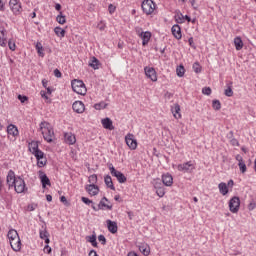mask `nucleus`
<instances>
[{"label": "nucleus", "mask_w": 256, "mask_h": 256, "mask_svg": "<svg viewBox=\"0 0 256 256\" xmlns=\"http://www.w3.org/2000/svg\"><path fill=\"white\" fill-rule=\"evenodd\" d=\"M40 131L44 137V140L47 141V143H53V139H55V132L53 131V128L51 127V124H49V122H41Z\"/></svg>", "instance_id": "obj_1"}, {"label": "nucleus", "mask_w": 256, "mask_h": 256, "mask_svg": "<svg viewBox=\"0 0 256 256\" xmlns=\"http://www.w3.org/2000/svg\"><path fill=\"white\" fill-rule=\"evenodd\" d=\"M71 85L74 93H77L78 95H87V87L83 80L74 79L72 80Z\"/></svg>", "instance_id": "obj_2"}, {"label": "nucleus", "mask_w": 256, "mask_h": 256, "mask_svg": "<svg viewBox=\"0 0 256 256\" xmlns=\"http://www.w3.org/2000/svg\"><path fill=\"white\" fill-rule=\"evenodd\" d=\"M109 171L112 175V177H116L117 181L119 183H126L127 182V177H125V174L121 171H117L113 164H108Z\"/></svg>", "instance_id": "obj_3"}, {"label": "nucleus", "mask_w": 256, "mask_h": 256, "mask_svg": "<svg viewBox=\"0 0 256 256\" xmlns=\"http://www.w3.org/2000/svg\"><path fill=\"white\" fill-rule=\"evenodd\" d=\"M141 8L143 13L146 15H151L153 11H155V2H153V0H144L142 2Z\"/></svg>", "instance_id": "obj_4"}, {"label": "nucleus", "mask_w": 256, "mask_h": 256, "mask_svg": "<svg viewBox=\"0 0 256 256\" xmlns=\"http://www.w3.org/2000/svg\"><path fill=\"white\" fill-rule=\"evenodd\" d=\"M177 170L182 173H193L195 171V164L192 161H188L177 166Z\"/></svg>", "instance_id": "obj_5"}, {"label": "nucleus", "mask_w": 256, "mask_h": 256, "mask_svg": "<svg viewBox=\"0 0 256 256\" xmlns=\"http://www.w3.org/2000/svg\"><path fill=\"white\" fill-rule=\"evenodd\" d=\"M239 207H241V200L239 199V197L234 196L229 201V209L231 213H237L239 211Z\"/></svg>", "instance_id": "obj_6"}, {"label": "nucleus", "mask_w": 256, "mask_h": 256, "mask_svg": "<svg viewBox=\"0 0 256 256\" xmlns=\"http://www.w3.org/2000/svg\"><path fill=\"white\" fill-rule=\"evenodd\" d=\"M134 137L135 136L131 133H129L125 136V142H126L127 146L129 147V149H131L132 151H134V149H137V140H135Z\"/></svg>", "instance_id": "obj_7"}, {"label": "nucleus", "mask_w": 256, "mask_h": 256, "mask_svg": "<svg viewBox=\"0 0 256 256\" xmlns=\"http://www.w3.org/2000/svg\"><path fill=\"white\" fill-rule=\"evenodd\" d=\"M13 188L15 189L16 193H24L25 192V180H23L21 177H17Z\"/></svg>", "instance_id": "obj_8"}, {"label": "nucleus", "mask_w": 256, "mask_h": 256, "mask_svg": "<svg viewBox=\"0 0 256 256\" xmlns=\"http://www.w3.org/2000/svg\"><path fill=\"white\" fill-rule=\"evenodd\" d=\"M9 6L12 12L14 13V15H19L22 11L19 0H10Z\"/></svg>", "instance_id": "obj_9"}, {"label": "nucleus", "mask_w": 256, "mask_h": 256, "mask_svg": "<svg viewBox=\"0 0 256 256\" xmlns=\"http://www.w3.org/2000/svg\"><path fill=\"white\" fill-rule=\"evenodd\" d=\"M154 189L156 190V195L158 197H165V185L161 181L154 182Z\"/></svg>", "instance_id": "obj_10"}, {"label": "nucleus", "mask_w": 256, "mask_h": 256, "mask_svg": "<svg viewBox=\"0 0 256 256\" xmlns=\"http://www.w3.org/2000/svg\"><path fill=\"white\" fill-rule=\"evenodd\" d=\"M16 182H17V178L15 177V172H13V170H9L7 178H6V183L9 187V189L15 187Z\"/></svg>", "instance_id": "obj_11"}, {"label": "nucleus", "mask_w": 256, "mask_h": 256, "mask_svg": "<svg viewBox=\"0 0 256 256\" xmlns=\"http://www.w3.org/2000/svg\"><path fill=\"white\" fill-rule=\"evenodd\" d=\"M144 71L148 79H151L153 82L157 81V72L155 71V68L145 67Z\"/></svg>", "instance_id": "obj_12"}, {"label": "nucleus", "mask_w": 256, "mask_h": 256, "mask_svg": "<svg viewBox=\"0 0 256 256\" xmlns=\"http://www.w3.org/2000/svg\"><path fill=\"white\" fill-rule=\"evenodd\" d=\"M64 141L68 145H75V143H77V138L75 137V134L71 132H66L64 134Z\"/></svg>", "instance_id": "obj_13"}, {"label": "nucleus", "mask_w": 256, "mask_h": 256, "mask_svg": "<svg viewBox=\"0 0 256 256\" xmlns=\"http://www.w3.org/2000/svg\"><path fill=\"white\" fill-rule=\"evenodd\" d=\"M72 109L75 113H84L85 112V104H83L81 101H75L72 104Z\"/></svg>", "instance_id": "obj_14"}, {"label": "nucleus", "mask_w": 256, "mask_h": 256, "mask_svg": "<svg viewBox=\"0 0 256 256\" xmlns=\"http://www.w3.org/2000/svg\"><path fill=\"white\" fill-rule=\"evenodd\" d=\"M39 178L41 180L43 189H45L47 185L51 187V180H49V177H47V174H45V172L39 171Z\"/></svg>", "instance_id": "obj_15"}, {"label": "nucleus", "mask_w": 256, "mask_h": 256, "mask_svg": "<svg viewBox=\"0 0 256 256\" xmlns=\"http://www.w3.org/2000/svg\"><path fill=\"white\" fill-rule=\"evenodd\" d=\"M85 189L87 193H89V195H92L93 197H95V195H99V186L95 184L86 185Z\"/></svg>", "instance_id": "obj_16"}, {"label": "nucleus", "mask_w": 256, "mask_h": 256, "mask_svg": "<svg viewBox=\"0 0 256 256\" xmlns=\"http://www.w3.org/2000/svg\"><path fill=\"white\" fill-rule=\"evenodd\" d=\"M139 37L142 39V45L145 47V45H148L149 41H151V32H140L138 31Z\"/></svg>", "instance_id": "obj_17"}, {"label": "nucleus", "mask_w": 256, "mask_h": 256, "mask_svg": "<svg viewBox=\"0 0 256 256\" xmlns=\"http://www.w3.org/2000/svg\"><path fill=\"white\" fill-rule=\"evenodd\" d=\"M162 183L166 187H171L173 185V176L169 173L162 175Z\"/></svg>", "instance_id": "obj_18"}, {"label": "nucleus", "mask_w": 256, "mask_h": 256, "mask_svg": "<svg viewBox=\"0 0 256 256\" xmlns=\"http://www.w3.org/2000/svg\"><path fill=\"white\" fill-rule=\"evenodd\" d=\"M101 123L104 129H109V131H113V129H115V126H113V120H111L110 118L102 119Z\"/></svg>", "instance_id": "obj_19"}, {"label": "nucleus", "mask_w": 256, "mask_h": 256, "mask_svg": "<svg viewBox=\"0 0 256 256\" xmlns=\"http://www.w3.org/2000/svg\"><path fill=\"white\" fill-rule=\"evenodd\" d=\"M106 223H107L108 231L110 233H112L113 235H115V233H117V231H118L117 222L107 220Z\"/></svg>", "instance_id": "obj_20"}, {"label": "nucleus", "mask_w": 256, "mask_h": 256, "mask_svg": "<svg viewBox=\"0 0 256 256\" xmlns=\"http://www.w3.org/2000/svg\"><path fill=\"white\" fill-rule=\"evenodd\" d=\"M7 30H5V27L0 26V46L5 47L7 45V38H5V33Z\"/></svg>", "instance_id": "obj_21"}, {"label": "nucleus", "mask_w": 256, "mask_h": 256, "mask_svg": "<svg viewBox=\"0 0 256 256\" xmlns=\"http://www.w3.org/2000/svg\"><path fill=\"white\" fill-rule=\"evenodd\" d=\"M10 245L13 251H21V239L16 238L14 240H10Z\"/></svg>", "instance_id": "obj_22"}, {"label": "nucleus", "mask_w": 256, "mask_h": 256, "mask_svg": "<svg viewBox=\"0 0 256 256\" xmlns=\"http://www.w3.org/2000/svg\"><path fill=\"white\" fill-rule=\"evenodd\" d=\"M171 111L175 119H181V106L179 104H174Z\"/></svg>", "instance_id": "obj_23"}, {"label": "nucleus", "mask_w": 256, "mask_h": 256, "mask_svg": "<svg viewBox=\"0 0 256 256\" xmlns=\"http://www.w3.org/2000/svg\"><path fill=\"white\" fill-rule=\"evenodd\" d=\"M172 34L175 39H181V26H179V24H175L174 26H172Z\"/></svg>", "instance_id": "obj_24"}, {"label": "nucleus", "mask_w": 256, "mask_h": 256, "mask_svg": "<svg viewBox=\"0 0 256 256\" xmlns=\"http://www.w3.org/2000/svg\"><path fill=\"white\" fill-rule=\"evenodd\" d=\"M7 133L8 135H12V137H17V135H19V130L17 129V126L10 124L7 127Z\"/></svg>", "instance_id": "obj_25"}, {"label": "nucleus", "mask_w": 256, "mask_h": 256, "mask_svg": "<svg viewBox=\"0 0 256 256\" xmlns=\"http://www.w3.org/2000/svg\"><path fill=\"white\" fill-rule=\"evenodd\" d=\"M109 201V199H107V197H103L101 199V201L98 204V209H103V207H105L106 209H108L109 211H111V209H113V205H108L105 203Z\"/></svg>", "instance_id": "obj_26"}, {"label": "nucleus", "mask_w": 256, "mask_h": 256, "mask_svg": "<svg viewBox=\"0 0 256 256\" xmlns=\"http://www.w3.org/2000/svg\"><path fill=\"white\" fill-rule=\"evenodd\" d=\"M218 189L221 195H227V193H229V187L225 182H221L220 184H218Z\"/></svg>", "instance_id": "obj_27"}, {"label": "nucleus", "mask_w": 256, "mask_h": 256, "mask_svg": "<svg viewBox=\"0 0 256 256\" xmlns=\"http://www.w3.org/2000/svg\"><path fill=\"white\" fill-rule=\"evenodd\" d=\"M104 183L108 187V189L115 191V186L113 185V179L109 175L104 177Z\"/></svg>", "instance_id": "obj_28"}, {"label": "nucleus", "mask_w": 256, "mask_h": 256, "mask_svg": "<svg viewBox=\"0 0 256 256\" xmlns=\"http://www.w3.org/2000/svg\"><path fill=\"white\" fill-rule=\"evenodd\" d=\"M140 253L144 254L145 256L149 255L151 253V248L147 244H141L139 246Z\"/></svg>", "instance_id": "obj_29"}, {"label": "nucleus", "mask_w": 256, "mask_h": 256, "mask_svg": "<svg viewBox=\"0 0 256 256\" xmlns=\"http://www.w3.org/2000/svg\"><path fill=\"white\" fill-rule=\"evenodd\" d=\"M40 239H44L46 245H49V243H50L49 232H47L46 229L40 230Z\"/></svg>", "instance_id": "obj_30"}, {"label": "nucleus", "mask_w": 256, "mask_h": 256, "mask_svg": "<svg viewBox=\"0 0 256 256\" xmlns=\"http://www.w3.org/2000/svg\"><path fill=\"white\" fill-rule=\"evenodd\" d=\"M226 97H233V82L227 84V89L224 90Z\"/></svg>", "instance_id": "obj_31"}, {"label": "nucleus", "mask_w": 256, "mask_h": 256, "mask_svg": "<svg viewBox=\"0 0 256 256\" xmlns=\"http://www.w3.org/2000/svg\"><path fill=\"white\" fill-rule=\"evenodd\" d=\"M234 45L236 47V51H241V49H243V40L241 37L234 38Z\"/></svg>", "instance_id": "obj_32"}, {"label": "nucleus", "mask_w": 256, "mask_h": 256, "mask_svg": "<svg viewBox=\"0 0 256 256\" xmlns=\"http://www.w3.org/2000/svg\"><path fill=\"white\" fill-rule=\"evenodd\" d=\"M99 59L92 57L89 62V67H92V69H99Z\"/></svg>", "instance_id": "obj_33"}, {"label": "nucleus", "mask_w": 256, "mask_h": 256, "mask_svg": "<svg viewBox=\"0 0 256 256\" xmlns=\"http://www.w3.org/2000/svg\"><path fill=\"white\" fill-rule=\"evenodd\" d=\"M8 239L10 241H13L15 239H19V234L16 232V230H9L8 232Z\"/></svg>", "instance_id": "obj_34"}, {"label": "nucleus", "mask_w": 256, "mask_h": 256, "mask_svg": "<svg viewBox=\"0 0 256 256\" xmlns=\"http://www.w3.org/2000/svg\"><path fill=\"white\" fill-rule=\"evenodd\" d=\"M36 50L39 57H45V53L43 52L44 51L43 44H41V42L36 43Z\"/></svg>", "instance_id": "obj_35"}, {"label": "nucleus", "mask_w": 256, "mask_h": 256, "mask_svg": "<svg viewBox=\"0 0 256 256\" xmlns=\"http://www.w3.org/2000/svg\"><path fill=\"white\" fill-rule=\"evenodd\" d=\"M228 138L230 139V143H231V145H233V147H239V141L237 139L233 138V131L229 132Z\"/></svg>", "instance_id": "obj_36"}, {"label": "nucleus", "mask_w": 256, "mask_h": 256, "mask_svg": "<svg viewBox=\"0 0 256 256\" xmlns=\"http://www.w3.org/2000/svg\"><path fill=\"white\" fill-rule=\"evenodd\" d=\"M56 21L60 25H65V23H67V19L65 18V15H63V12H60V14L56 17Z\"/></svg>", "instance_id": "obj_37"}, {"label": "nucleus", "mask_w": 256, "mask_h": 256, "mask_svg": "<svg viewBox=\"0 0 256 256\" xmlns=\"http://www.w3.org/2000/svg\"><path fill=\"white\" fill-rule=\"evenodd\" d=\"M86 239L89 243H91L92 247H97V236L95 234L87 236Z\"/></svg>", "instance_id": "obj_38"}, {"label": "nucleus", "mask_w": 256, "mask_h": 256, "mask_svg": "<svg viewBox=\"0 0 256 256\" xmlns=\"http://www.w3.org/2000/svg\"><path fill=\"white\" fill-rule=\"evenodd\" d=\"M29 151L34 154L36 151H39V144L37 142H31L29 144Z\"/></svg>", "instance_id": "obj_39"}, {"label": "nucleus", "mask_w": 256, "mask_h": 256, "mask_svg": "<svg viewBox=\"0 0 256 256\" xmlns=\"http://www.w3.org/2000/svg\"><path fill=\"white\" fill-rule=\"evenodd\" d=\"M54 32L56 33L57 37H65V29L61 27L54 28Z\"/></svg>", "instance_id": "obj_40"}, {"label": "nucleus", "mask_w": 256, "mask_h": 256, "mask_svg": "<svg viewBox=\"0 0 256 256\" xmlns=\"http://www.w3.org/2000/svg\"><path fill=\"white\" fill-rule=\"evenodd\" d=\"M107 103L105 102H100L94 105V109H96L97 111H101V109H107Z\"/></svg>", "instance_id": "obj_41"}, {"label": "nucleus", "mask_w": 256, "mask_h": 256, "mask_svg": "<svg viewBox=\"0 0 256 256\" xmlns=\"http://www.w3.org/2000/svg\"><path fill=\"white\" fill-rule=\"evenodd\" d=\"M32 155H34V157H36L37 161H39V159H43L45 157V153H43V151H41V150H36Z\"/></svg>", "instance_id": "obj_42"}, {"label": "nucleus", "mask_w": 256, "mask_h": 256, "mask_svg": "<svg viewBox=\"0 0 256 256\" xmlns=\"http://www.w3.org/2000/svg\"><path fill=\"white\" fill-rule=\"evenodd\" d=\"M176 73L178 77H183V75H185V67L183 65L178 66L176 69Z\"/></svg>", "instance_id": "obj_43"}, {"label": "nucleus", "mask_w": 256, "mask_h": 256, "mask_svg": "<svg viewBox=\"0 0 256 256\" xmlns=\"http://www.w3.org/2000/svg\"><path fill=\"white\" fill-rule=\"evenodd\" d=\"M212 107L215 111H220L221 110V102L219 100H213Z\"/></svg>", "instance_id": "obj_44"}, {"label": "nucleus", "mask_w": 256, "mask_h": 256, "mask_svg": "<svg viewBox=\"0 0 256 256\" xmlns=\"http://www.w3.org/2000/svg\"><path fill=\"white\" fill-rule=\"evenodd\" d=\"M175 20L177 23H185V16L181 13H177V15H175Z\"/></svg>", "instance_id": "obj_45"}, {"label": "nucleus", "mask_w": 256, "mask_h": 256, "mask_svg": "<svg viewBox=\"0 0 256 256\" xmlns=\"http://www.w3.org/2000/svg\"><path fill=\"white\" fill-rule=\"evenodd\" d=\"M238 167L241 173H247V165L245 164V162L238 163Z\"/></svg>", "instance_id": "obj_46"}, {"label": "nucleus", "mask_w": 256, "mask_h": 256, "mask_svg": "<svg viewBox=\"0 0 256 256\" xmlns=\"http://www.w3.org/2000/svg\"><path fill=\"white\" fill-rule=\"evenodd\" d=\"M37 165L38 167H45L47 165V158L44 156L43 159L37 160Z\"/></svg>", "instance_id": "obj_47"}, {"label": "nucleus", "mask_w": 256, "mask_h": 256, "mask_svg": "<svg viewBox=\"0 0 256 256\" xmlns=\"http://www.w3.org/2000/svg\"><path fill=\"white\" fill-rule=\"evenodd\" d=\"M89 183H91V185H95V183H97V175L96 174H92L89 176L88 178Z\"/></svg>", "instance_id": "obj_48"}, {"label": "nucleus", "mask_w": 256, "mask_h": 256, "mask_svg": "<svg viewBox=\"0 0 256 256\" xmlns=\"http://www.w3.org/2000/svg\"><path fill=\"white\" fill-rule=\"evenodd\" d=\"M193 70L195 73H201V65L198 62L193 64Z\"/></svg>", "instance_id": "obj_49"}, {"label": "nucleus", "mask_w": 256, "mask_h": 256, "mask_svg": "<svg viewBox=\"0 0 256 256\" xmlns=\"http://www.w3.org/2000/svg\"><path fill=\"white\" fill-rule=\"evenodd\" d=\"M255 207H256V199H252V200L250 201V203L248 204V209H249L250 211H253V210L255 209Z\"/></svg>", "instance_id": "obj_50"}, {"label": "nucleus", "mask_w": 256, "mask_h": 256, "mask_svg": "<svg viewBox=\"0 0 256 256\" xmlns=\"http://www.w3.org/2000/svg\"><path fill=\"white\" fill-rule=\"evenodd\" d=\"M98 241H100V243L102 245H106L107 244V238H105V236L103 234L98 236Z\"/></svg>", "instance_id": "obj_51"}, {"label": "nucleus", "mask_w": 256, "mask_h": 256, "mask_svg": "<svg viewBox=\"0 0 256 256\" xmlns=\"http://www.w3.org/2000/svg\"><path fill=\"white\" fill-rule=\"evenodd\" d=\"M202 93H203V95H211V93H212L211 87H204L202 89Z\"/></svg>", "instance_id": "obj_52"}, {"label": "nucleus", "mask_w": 256, "mask_h": 256, "mask_svg": "<svg viewBox=\"0 0 256 256\" xmlns=\"http://www.w3.org/2000/svg\"><path fill=\"white\" fill-rule=\"evenodd\" d=\"M81 201H82V203H85V205H91V203H93V201L90 200V199L87 198V197H82V198H81Z\"/></svg>", "instance_id": "obj_53"}, {"label": "nucleus", "mask_w": 256, "mask_h": 256, "mask_svg": "<svg viewBox=\"0 0 256 256\" xmlns=\"http://www.w3.org/2000/svg\"><path fill=\"white\" fill-rule=\"evenodd\" d=\"M117 9V7H115L113 4H110L108 6V11L111 15H113V13H115V10Z\"/></svg>", "instance_id": "obj_54"}, {"label": "nucleus", "mask_w": 256, "mask_h": 256, "mask_svg": "<svg viewBox=\"0 0 256 256\" xmlns=\"http://www.w3.org/2000/svg\"><path fill=\"white\" fill-rule=\"evenodd\" d=\"M8 47H9L10 51H15V49H16L15 42H11V40H10L8 42Z\"/></svg>", "instance_id": "obj_55"}, {"label": "nucleus", "mask_w": 256, "mask_h": 256, "mask_svg": "<svg viewBox=\"0 0 256 256\" xmlns=\"http://www.w3.org/2000/svg\"><path fill=\"white\" fill-rule=\"evenodd\" d=\"M18 99L20 103H25V101H28L29 98L27 96L18 95Z\"/></svg>", "instance_id": "obj_56"}, {"label": "nucleus", "mask_w": 256, "mask_h": 256, "mask_svg": "<svg viewBox=\"0 0 256 256\" xmlns=\"http://www.w3.org/2000/svg\"><path fill=\"white\" fill-rule=\"evenodd\" d=\"M40 95H41V97L43 98V99H46V101H49V96H47V92H45V91H41L40 92Z\"/></svg>", "instance_id": "obj_57"}, {"label": "nucleus", "mask_w": 256, "mask_h": 256, "mask_svg": "<svg viewBox=\"0 0 256 256\" xmlns=\"http://www.w3.org/2000/svg\"><path fill=\"white\" fill-rule=\"evenodd\" d=\"M51 251L52 250H51L49 244H46L45 247H44V253H48V255H49V254H51Z\"/></svg>", "instance_id": "obj_58"}, {"label": "nucleus", "mask_w": 256, "mask_h": 256, "mask_svg": "<svg viewBox=\"0 0 256 256\" xmlns=\"http://www.w3.org/2000/svg\"><path fill=\"white\" fill-rule=\"evenodd\" d=\"M54 75H55V77H57V79L61 78V71H59V69L56 68L54 70Z\"/></svg>", "instance_id": "obj_59"}, {"label": "nucleus", "mask_w": 256, "mask_h": 256, "mask_svg": "<svg viewBox=\"0 0 256 256\" xmlns=\"http://www.w3.org/2000/svg\"><path fill=\"white\" fill-rule=\"evenodd\" d=\"M236 161H238V163H243V162H244V161H243V156L237 154V155H236Z\"/></svg>", "instance_id": "obj_60"}, {"label": "nucleus", "mask_w": 256, "mask_h": 256, "mask_svg": "<svg viewBox=\"0 0 256 256\" xmlns=\"http://www.w3.org/2000/svg\"><path fill=\"white\" fill-rule=\"evenodd\" d=\"M188 43H189L190 47H195V42L193 41V37L188 39Z\"/></svg>", "instance_id": "obj_61"}, {"label": "nucleus", "mask_w": 256, "mask_h": 256, "mask_svg": "<svg viewBox=\"0 0 256 256\" xmlns=\"http://www.w3.org/2000/svg\"><path fill=\"white\" fill-rule=\"evenodd\" d=\"M226 185L227 187H233L235 185V182L233 180H229Z\"/></svg>", "instance_id": "obj_62"}, {"label": "nucleus", "mask_w": 256, "mask_h": 256, "mask_svg": "<svg viewBox=\"0 0 256 256\" xmlns=\"http://www.w3.org/2000/svg\"><path fill=\"white\" fill-rule=\"evenodd\" d=\"M89 256H99V255H97V251L91 250V251L89 252Z\"/></svg>", "instance_id": "obj_63"}, {"label": "nucleus", "mask_w": 256, "mask_h": 256, "mask_svg": "<svg viewBox=\"0 0 256 256\" xmlns=\"http://www.w3.org/2000/svg\"><path fill=\"white\" fill-rule=\"evenodd\" d=\"M61 203H67V198L65 196L60 197Z\"/></svg>", "instance_id": "obj_64"}]
</instances>
